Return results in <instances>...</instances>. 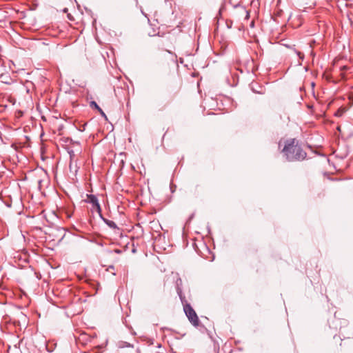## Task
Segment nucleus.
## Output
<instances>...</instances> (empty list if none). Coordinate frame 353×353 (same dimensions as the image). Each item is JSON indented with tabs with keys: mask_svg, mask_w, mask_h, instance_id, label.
<instances>
[{
	"mask_svg": "<svg viewBox=\"0 0 353 353\" xmlns=\"http://www.w3.org/2000/svg\"><path fill=\"white\" fill-rule=\"evenodd\" d=\"M182 281L181 279H177L176 281V292L179 295L180 300L183 306V311L188 317L189 321L191 324L194 327H198L200 324V321L199 317L195 312V310L192 308L190 304L185 299V295L183 294L182 288Z\"/></svg>",
	"mask_w": 353,
	"mask_h": 353,
	"instance_id": "2",
	"label": "nucleus"
},
{
	"mask_svg": "<svg viewBox=\"0 0 353 353\" xmlns=\"http://www.w3.org/2000/svg\"><path fill=\"white\" fill-rule=\"evenodd\" d=\"M70 168L71 169L72 168V163H70Z\"/></svg>",
	"mask_w": 353,
	"mask_h": 353,
	"instance_id": "10",
	"label": "nucleus"
},
{
	"mask_svg": "<svg viewBox=\"0 0 353 353\" xmlns=\"http://www.w3.org/2000/svg\"><path fill=\"white\" fill-rule=\"evenodd\" d=\"M297 54H298V56L299 57V58H300V59H303L304 55H303L301 52H297Z\"/></svg>",
	"mask_w": 353,
	"mask_h": 353,
	"instance_id": "8",
	"label": "nucleus"
},
{
	"mask_svg": "<svg viewBox=\"0 0 353 353\" xmlns=\"http://www.w3.org/2000/svg\"><path fill=\"white\" fill-rule=\"evenodd\" d=\"M103 221L106 223L107 225H108L110 228H112V229H118V227L116 224V223L113 221H111V220H108L107 219H105L103 217V216L101 215V216H100Z\"/></svg>",
	"mask_w": 353,
	"mask_h": 353,
	"instance_id": "5",
	"label": "nucleus"
},
{
	"mask_svg": "<svg viewBox=\"0 0 353 353\" xmlns=\"http://www.w3.org/2000/svg\"><path fill=\"white\" fill-rule=\"evenodd\" d=\"M90 106L92 108H96L97 110H99L101 108L97 105V103L95 101H91L90 102Z\"/></svg>",
	"mask_w": 353,
	"mask_h": 353,
	"instance_id": "6",
	"label": "nucleus"
},
{
	"mask_svg": "<svg viewBox=\"0 0 353 353\" xmlns=\"http://www.w3.org/2000/svg\"><path fill=\"white\" fill-rule=\"evenodd\" d=\"M98 111L100 112V114L103 117H105V119H107V117L105 115V114L104 113V112L102 110L101 108H100L99 110H98Z\"/></svg>",
	"mask_w": 353,
	"mask_h": 353,
	"instance_id": "7",
	"label": "nucleus"
},
{
	"mask_svg": "<svg viewBox=\"0 0 353 353\" xmlns=\"http://www.w3.org/2000/svg\"><path fill=\"white\" fill-rule=\"evenodd\" d=\"M282 152L289 161H301L307 157V153L302 149L299 141L296 139L286 140Z\"/></svg>",
	"mask_w": 353,
	"mask_h": 353,
	"instance_id": "1",
	"label": "nucleus"
},
{
	"mask_svg": "<svg viewBox=\"0 0 353 353\" xmlns=\"http://www.w3.org/2000/svg\"><path fill=\"white\" fill-rule=\"evenodd\" d=\"M114 269V267L113 265H110L107 270L108 271H110V270H112Z\"/></svg>",
	"mask_w": 353,
	"mask_h": 353,
	"instance_id": "9",
	"label": "nucleus"
},
{
	"mask_svg": "<svg viewBox=\"0 0 353 353\" xmlns=\"http://www.w3.org/2000/svg\"><path fill=\"white\" fill-rule=\"evenodd\" d=\"M86 197L87 198L84 201L92 205V212H96L98 213L99 216H101V208L97 196L94 194H87Z\"/></svg>",
	"mask_w": 353,
	"mask_h": 353,
	"instance_id": "3",
	"label": "nucleus"
},
{
	"mask_svg": "<svg viewBox=\"0 0 353 353\" xmlns=\"http://www.w3.org/2000/svg\"><path fill=\"white\" fill-rule=\"evenodd\" d=\"M12 78L8 73L0 74V82L5 84H10L12 82Z\"/></svg>",
	"mask_w": 353,
	"mask_h": 353,
	"instance_id": "4",
	"label": "nucleus"
}]
</instances>
